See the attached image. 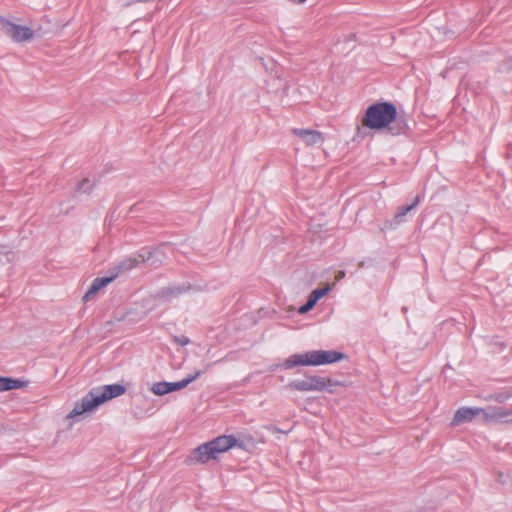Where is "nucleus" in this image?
I'll return each instance as SVG.
<instances>
[{
    "label": "nucleus",
    "instance_id": "1",
    "mask_svg": "<svg viewBox=\"0 0 512 512\" xmlns=\"http://www.w3.org/2000/svg\"><path fill=\"white\" fill-rule=\"evenodd\" d=\"M397 108L388 102H378L370 105L362 119L361 125L374 131H386L390 135L398 136L404 133L405 123L397 121Z\"/></svg>",
    "mask_w": 512,
    "mask_h": 512
},
{
    "label": "nucleus",
    "instance_id": "2",
    "mask_svg": "<svg viewBox=\"0 0 512 512\" xmlns=\"http://www.w3.org/2000/svg\"><path fill=\"white\" fill-rule=\"evenodd\" d=\"M126 388L121 384H110L102 387L93 388L87 395L78 401L74 408L67 415V419H75L87 412H92L101 404L122 396Z\"/></svg>",
    "mask_w": 512,
    "mask_h": 512
},
{
    "label": "nucleus",
    "instance_id": "3",
    "mask_svg": "<svg viewBox=\"0 0 512 512\" xmlns=\"http://www.w3.org/2000/svg\"><path fill=\"white\" fill-rule=\"evenodd\" d=\"M237 445V439L233 435H221L215 439L195 448L187 462L189 464H203L211 459H216L218 454L227 452Z\"/></svg>",
    "mask_w": 512,
    "mask_h": 512
},
{
    "label": "nucleus",
    "instance_id": "4",
    "mask_svg": "<svg viewBox=\"0 0 512 512\" xmlns=\"http://www.w3.org/2000/svg\"><path fill=\"white\" fill-rule=\"evenodd\" d=\"M343 358L344 354L334 350H313L289 356L285 359L283 367L291 369L296 366H319L332 364Z\"/></svg>",
    "mask_w": 512,
    "mask_h": 512
},
{
    "label": "nucleus",
    "instance_id": "5",
    "mask_svg": "<svg viewBox=\"0 0 512 512\" xmlns=\"http://www.w3.org/2000/svg\"><path fill=\"white\" fill-rule=\"evenodd\" d=\"M477 416H482L485 422L508 421L507 418L512 416V412L504 411L499 408L488 412L482 408L462 407L455 412L452 425H458L463 422L472 421Z\"/></svg>",
    "mask_w": 512,
    "mask_h": 512
},
{
    "label": "nucleus",
    "instance_id": "6",
    "mask_svg": "<svg viewBox=\"0 0 512 512\" xmlns=\"http://www.w3.org/2000/svg\"><path fill=\"white\" fill-rule=\"evenodd\" d=\"M333 384L335 383L331 379L311 375L304 379L291 381L286 387L294 391L310 392L322 391Z\"/></svg>",
    "mask_w": 512,
    "mask_h": 512
},
{
    "label": "nucleus",
    "instance_id": "7",
    "mask_svg": "<svg viewBox=\"0 0 512 512\" xmlns=\"http://www.w3.org/2000/svg\"><path fill=\"white\" fill-rule=\"evenodd\" d=\"M201 375L200 371H196L194 374L187 376L178 382H156L152 385L151 391L157 396H163L168 393L181 390L187 387L191 382L196 380Z\"/></svg>",
    "mask_w": 512,
    "mask_h": 512
},
{
    "label": "nucleus",
    "instance_id": "8",
    "mask_svg": "<svg viewBox=\"0 0 512 512\" xmlns=\"http://www.w3.org/2000/svg\"><path fill=\"white\" fill-rule=\"evenodd\" d=\"M292 134L300 138L306 146H315L324 142V136L316 130L294 128Z\"/></svg>",
    "mask_w": 512,
    "mask_h": 512
},
{
    "label": "nucleus",
    "instance_id": "9",
    "mask_svg": "<svg viewBox=\"0 0 512 512\" xmlns=\"http://www.w3.org/2000/svg\"><path fill=\"white\" fill-rule=\"evenodd\" d=\"M6 36L10 37L15 42H24L33 38V31L26 26L11 24Z\"/></svg>",
    "mask_w": 512,
    "mask_h": 512
},
{
    "label": "nucleus",
    "instance_id": "10",
    "mask_svg": "<svg viewBox=\"0 0 512 512\" xmlns=\"http://www.w3.org/2000/svg\"><path fill=\"white\" fill-rule=\"evenodd\" d=\"M330 290L331 287L329 285H327L324 288H318L313 290L310 293L307 302L298 309V312L300 314H305L308 311H310L316 305L317 301L321 299L323 296H325Z\"/></svg>",
    "mask_w": 512,
    "mask_h": 512
},
{
    "label": "nucleus",
    "instance_id": "11",
    "mask_svg": "<svg viewBox=\"0 0 512 512\" xmlns=\"http://www.w3.org/2000/svg\"><path fill=\"white\" fill-rule=\"evenodd\" d=\"M114 277H105V278H96L93 280L91 287L87 291V293L84 295V300L88 301L90 300L99 290L104 288L106 285H108Z\"/></svg>",
    "mask_w": 512,
    "mask_h": 512
},
{
    "label": "nucleus",
    "instance_id": "12",
    "mask_svg": "<svg viewBox=\"0 0 512 512\" xmlns=\"http://www.w3.org/2000/svg\"><path fill=\"white\" fill-rule=\"evenodd\" d=\"M20 386L21 384L18 380L7 377H0V391L17 389Z\"/></svg>",
    "mask_w": 512,
    "mask_h": 512
},
{
    "label": "nucleus",
    "instance_id": "13",
    "mask_svg": "<svg viewBox=\"0 0 512 512\" xmlns=\"http://www.w3.org/2000/svg\"><path fill=\"white\" fill-rule=\"evenodd\" d=\"M419 203V197H416L414 202L411 205L399 207L398 211L396 213V217L400 218L405 216L409 211H411L413 208H415Z\"/></svg>",
    "mask_w": 512,
    "mask_h": 512
},
{
    "label": "nucleus",
    "instance_id": "14",
    "mask_svg": "<svg viewBox=\"0 0 512 512\" xmlns=\"http://www.w3.org/2000/svg\"><path fill=\"white\" fill-rule=\"evenodd\" d=\"M12 22L0 15V30L6 35Z\"/></svg>",
    "mask_w": 512,
    "mask_h": 512
},
{
    "label": "nucleus",
    "instance_id": "15",
    "mask_svg": "<svg viewBox=\"0 0 512 512\" xmlns=\"http://www.w3.org/2000/svg\"><path fill=\"white\" fill-rule=\"evenodd\" d=\"M344 277H345V272L344 271H338L337 274L335 275V280L336 281H340Z\"/></svg>",
    "mask_w": 512,
    "mask_h": 512
},
{
    "label": "nucleus",
    "instance_id": "16",
    "mask_svg": "<svg viewBox=\"0 0 512 512\" xmlns=\"http://www.w3.org/2000/svg\"><path fill=\"white\" fill-rule=\"evenodd\" d=\"M290 2L294 3V4H303L304 2H306L307 0H289Z\"/></svg>",
    "mask_w": 512,
    "mask_h": 512
},
{
    "label": "nucleus",
    "instance_id": "17",
    "mask_svg": "<svg viewBox=\"0 0 512 512\" xmlns=\"http://www.w3.org/2000/svg\"><path fill=\"white\" fill-rule=\"evenodd\" d=\"M134 266H135L134 261L130 260L129 264H128V268H132Z\"/></svg>",
    "mask_w": 512,
    "mask_h": 512
},
{
    "label": "nucleus",
    "instance_id": "18",
    "mask_svg": "<svg viewBox=\"0 0 512 512\" xmlns=\"http://www.w3.org/2000/svg\"><path fill=\"white\" fill-rule=\"evenodd\" d=\"M188 342H189V341H188V339H185V340H184V339H181V343H182L183 345L187 344Z\"/></svg>",
    "mask_w": 512,
    "mask_h": 512
},
{
    "label": "nucleus",
    "instance_id": "19",
    "mask_svg": "<svg viewBox=\"0 0 512 512\" xmlns=\"http://www.w3.org/2000/svg\"><path fill=\"white\" fill-rule=\"evenodd\" d=\"M188 342H189V341H188V339H185V340H184V339H181V343H182L183 345L187 344Z\"/></svg>",
    "mask_w": 512,
    "mask_h": 512
}]
</instances>
